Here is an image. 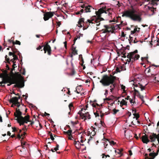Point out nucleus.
Listing matches in <instances>:
<instances>
[{
	"label": "nucleus",
	"mask_w": 159,
	"mask_h": 159,
	"mask_svg": "<svg viewBox=\"0 0 159 159\" xmlns=\"http://www.w3.org/2000/svg\"><path fill=\"white\" fill-rule=\"evenodd\" d=\"M9 48H11V50L12 52H11L12 53H13V54H17L20 57V55H21V53L16 48L15 46H12V47H9Z\"/></svg>",
	"instance_id": "obj_8"
},
{
	"label": "nucleus",
	"mask_w": 159,
	"mask_h": 159,
	"mask_svg": "<svg viewBox=\"0 0 159 159\" xmlns=\"http://www.w3.org/2000/svg\"><path fill=\"white\" fill-rule=\"evenodd\" d=\"M19 99L17 97H14L11 98L9 100V102L10 103H12L15 105L16 103H18Z\"/></svg>",
	"instance_id": "obj_11"
},
{
	"label": "nucleus",
	"mask_w": 159,
	"mask_h": 159,
	"mask_svg": "<svg viewBox=\"0 0 159 159\" xmlns=\"http://www.w3.org/2000/svg\"><path fill=\"white\" fill-rule=\"evenodd\" d=\"M90 134L93 136H94L96 134V132L94 130L93 131V132H91Z\"/></svg>",
	"instance_id": "obj_52"
},
{
	"label": "nucleus",
	"mask_w": 159,
	"mask_h": 159,
	"mask_svg": "<svg viewBox=\"0 0 159 159\" xmlns=\"http://www.w3.org/2000/svg\"><path fill=\"white\" fill-rule=\"evenodd\" d=\"M141 139L142 141L144 143L147 144L148 142H150V140L148 139V137L146 134L142 136Z\"/></svg>",
	"instance_id": "obj_12"
},
{
	"label": "nucleus",
	"mask_w": 159,
	"mask_h": 159,
	"mask_svg": "<svg viewBox=\"0 0 159 159\" xmlns=\"http://www.w3.org/2000/svg\"><path fill=\"white\" fill-rule=\"evenodd\" d=\"M72 132V130L69 129L66 132H65L64 133L65 134H67L69 136H71V137H72V135L71 134Z\"/></svg>",
	"instance_id": "obj_24"
},
{
	"label": "nucleus",
	"mask_w": 159,
	"mask_h": 159,
	"mask_svg": "<svg viewBox=\"0 0 159 159\" xmlns=\"http://www.w3.org/2000/svg\"><path fill=\"white\" fill-rule=\"evenodd\" d=\"M127 103V102H126L124 99H123L122 100V101L120 102V105H126Z\"/></svg>",
	"instance_id": "obj_34"
},
{
	"label": "nucleus",
	"mask_w": 159,
	"mask_h": 159,
	"mask_svg": "<svg viewBox=\"0 0 159 159\" xmlns=\"http://www.w3.org/2000/svg\"><path fill=\"white\" fill-rule=\"evenodd\" d=\"M139 98L141 99L142 101H143V96L141 95L140 93H139Z\"/></svg>",
	"instance_id": "obj_61"
},
{
	"label": "nucleus",
	"mask_w": 159,
	"mask_h": 159,
	"mask_svg": "<svg viewBox=\"0 0 159 159\" xmlns=\"http://www.w3.org/2000/svg\"><path fill=\"white\" fill-rule=\"evenodd\" d=\"M17 67V66L16 65V64H15V63H14L13 64V65H12V70H15V68Z\"/></svg>",
	"instance_id": "obj_44"
},
{
	"label": "nucleus",
	"mask_w": 159,
	"mask_h": 159,
	"mask_svg": "<svg viewBox=\"0 0 159 159\" xmlns=\"http://www.w3.org/2000/svg\"><path fill=\"white\" fill-rule=\"evenodd\" d=\"M115 152L116 154H118L119 155V156L118 157H120L122 156V153H121V151L119 149H117L115 150Z\"/></svg>",
	"instance_id": "obj_28"
},
{
	"label": "nucleus",
	"mask_w": 159,
	"mask_h": 159,
	"mask_svg": "<svg viewBox=\"0 0 159 159\" xmlns=\"http://www.w3.org/2000/svg\"><path fill=\"white\" fill-rule=\"evenodd\" d=\"M23 139V138H21V139L20 141H21V146H22V148H25V147H24V145H25V142H24L23 143H22V139Z\"/></svg>",
	"instance_id": "obj_40"
},
{
	"label": "nucleus",
	"mask_w": 159,
	"mask_h": 159,
	"mask_svg": "<svg viewBox=\"0 0 159 159\" xmlns=\"http://www.w3.org/2000/svg\"><path fill=\"white\" fill-rule=\"evenodd\" d=\"M102 158H104V157L105 156L106 157H110V156L109 155H106L105 154H104V153L102 154Z\"/></svg>",
	"instance_id": "obj_49"
},
{
	"label": "nucleus",
	"mask_w": 159,
	"mask_h": 159,
	"mask_svg": "<svg viewBox=\"0 0 159 159\" xmlns=\"http://www.w3.org/2000/svg\"><path fill=\"white\" fill-rule=\"evenodd\" d=\"M5 60L7 61L6 62H5L6 63H8L9 64H10V62H11L13 63H15L16 61H15V60L13 59V58L11 59L10 60V58L9 57H8L7 55H6L5 57Z\"/></svg>",
	"instance_id": "obj_14"
},
{
	"label": "nucleus",
	"mask_w": 159,
	"mask_h": 159,
	"mask_svg": "<svg viewBox=\"0 0 159 159\" xmlns=\"http://www.w3.org/2000/svg\"><path fill=\"white\" fill-rule=\"evenodd\" d=\"M137 28H138V26H136L135 27V28L134 29V30H133L131 31V34H134L136 32H139V30H137Z\"/></svg>",
	"instance_id": "obj_31"
},
{
	"label": "nucleus",
	"mask_w": 159,
	"mask_h": 159,
	"mask_svg": "<svg viewBox=\"0 0 159 159\" xmlns=\"http://www.w3.org/2000/svg\"><path fill=\"white\" fill-rule=\"evenodd\" d=\"M129 43H130L133 41V38L132 37H131L130 36H129Z\"/></svg>",
	"instance_id": "obj_60"
},
{
	"label": "nucleus",
	"mask_w": 159,
	"mask_h": 159,
	"mask_svg": "<svg viewBox=\"0 0 159 159\" xmlns=\"http://www.w3.org/2000/svg\"><path fill=\"white\" fill-rule=\"evenodd\" d=\"M156 8H155L154 7H153L152 9L151 10V11L153 13V14L154 13L155 10H156Z\"/></svg>",
	"instance_id": "obj_62"
},
{
	"label": "nucleus",
	"mask_w": 159,
	"mask_h": 159,
	"mask_svg": "<svg viewBox=\"0 0 159 159\" xmlns=\"http://www.w3.org/2000/svg\"><path fill=\"white\" fill-rule=\"evenodd\" d=\"M133 115L134 116V118H135L136 119V120H138V119L139 117V115L138 114H136V113H134Z\"/></svg>",
	"instance_id": "obj_35"
},
{
	"label": "nucleus",
	"mask_w": 159,
	"mask_h": 159,
	"mask_svg": "<svg viewBox=\"0 0 159 159\" xmlns=\"http://www.w3.org/2000/svg\"><path fill=\"white\" fill-rule=\"evenodd\" d=\"M116 71L117 72H120L121 71L120 70V69L119 67H117L116 69Z\"/></svg>",
	"instance_id": "obj_55"
},
{
	"label": "nucleus",
	"mask_w": 159,
	"mask_h": 159,
	"mask_svg": "<svg viewBox=\"0 0 159 159\" xmlns=\"http://www.w3.org/2000/svg\"><path fill=\"white\" fill-rule=\"evenodd\" d=\"M103 139L104 140H107L109 142V143L111 145H115L116 144V143L114 142L113 141H112V140L110 141L109 139H107L105 138H104Z\"/></svg>",
	"instance_id": "obj_25"
},
{
	"label": "nucleus",
	"mask_w": 159,
	"mask_h": 159,
	"mask_svg": "<svg viewBox=\"0 0 159 159\" xmlns=\"http://www.w3.org/2000/svg\"><path fill=\"white\" fill-rule=\"evenodd\" d=\"M113 113H112L114 115H115L117 112L119 111V110H117L115 108L113 110Z\"/></svg>",
	"instance_id": "obj_39"
},
{
	"label": "nucleus",
	"mask_w": 159,
	"mask_h": 159,
	"mask_svg": "<svg viewBox=\"0 0 159 159\" xmlns=\"http://www.w3.org/2000/svg\"><path fill=\"white\" fill-rule=\"evenodd\" d=\"M80 11L81 14L83 13H85V9H81Z\"/></svg>",
	"instance_id": "obj_53"
},
{
	"label": "nucleus",
	"mask_w": 159,
	"mask_h": 159,
	"mask_svg": "<svg viewBox=\"0 0 159 159\" xmlns=\"http://www.w3.org/2000/svg\"><path fill=\"white\" fill-rule=\"evenodd\" d=\"M93 20L92 19V20H88L87 21H86L85 23H87L88 22H89V23H93V22H92V21Z\"/></svg>",
	"instance_id": "obj_45"
},
{
	"label": "nucleus",
	"mask_w": 159,
	"mask_h": 159,
	"mask_svg": "<svg viewBox=\"0 0 159 159\" xmlns=\"http://www.w3.org/2000/svg\"><path fill=\"white\" fill-rule=\"evenodd\" d=\"M22 113L20 111V109L17 108L16 109V112L14 113V116L17 118L16 120L17 122L19 123L20 125H24L25 123H27L28 122H30V125H32L34 123V121L30 120V116L27 115L24 117L22 116Z\"/></svg>",
	"instance_id": "obj_1"
},
{
	"label": "nucleus",
	"mask_w": 159,
	"mask_h": 159,
	"mask_svg": "<svg viewBox=\"0 0 159 159\" xmlns=\"http://www.w3.org/2000/svg\"><path fill=\"white\" fill-rule=\"evenodd\" d=\"M7 81H6L5 80V79H3V81L0 82V84H1L0 86L2 87H5V85L2 84H6L7 83Z\"/></svg>",
	"instance_id": "obj_23"
},
{
	"label": "nucleus",
	"mask_w": 159,
	"mask_h": 159,
	"mask_svg": "<svg viewBox=\"0 0 159 159\" xmlns=\"http://www.w3.org/2000/svg\"><path fill=\"white\" fill-rule=\"evenodd\" d=\"M134 87H138L140 88L141 89V91H143L145 89V86H143L142 84L139 83L138 84H134Z\"/></svg>",
	"instance_id": "obj_16"
},
{
	"label": "nucleus",
	"mask_w": 159,
	"mask_h": 159,
	"mask_svg": "<svg viewBox=\"0 0 159 159\" xmlns=\"http://www.w3.org/2000/svg\"><path fill=\"white\" fill-rule=\"evenodd\" d=\"M85 9V13H88L91 12V10L94 9L91 5H87Z\"/></svg>",
	"instance_id": "obj_13"
},
{
	"label": "nucleus",
	"mask_w": 159,
	"mask_h": 159,
	"mask_svg": "<svg viewBox=\"0 0 159 159\" xmlns=\"http://www.w3.org/2000/svg\"><path fill=\"white\" fill-rule=\"evenodd\" d=\"M102 31H103V33H106L108 32V30H107L106 29H103L102 30Z\"/></svg>",
	"instance_id": "obj_54"
},
{
	"label": "nucleus",
	"mask_w": 159,
	"mask_h": 159,
	"mask_svg": "<svg viewBox=\"0 0 159 159\" xmlns=\"http://www.w3.org/2000/svg\"><path fill=\"white\" fill-rule=\"evenodd\" d=\"M17 138L19 139H20L21 138V136L20 133L18 134L17 136Z\"/></svg>",
	"instance_id": "obj_64"
},
{
	"label": "nucleus",
	"mask_w": 159,
	"mask_h": 159,
	"mask_svg": "<svg viewBox=\"0 0 159 159\" xmlns=\"http://www.w3.org/2000/svg\"><path fill=\"white\" fill-rule=\"evenodd\" d=\"M8 41L10 43H12V44H13V43L14 41H13V39H9L8 40Z\"/></svg>",
	"instance_id": "obj_59"
},
{
	"label": "nucleus",
	"mask_w": 159,
	"mask_h": 159,
	"mask_svg": "<svg viewBox=\"0 0 159 159\" xmlns=\"http://www.w3.org/2000/svg\"><path fill=\"white\" fill-rule=\"evenodd\" d=\"M94 115H95L96 117L99 116V112H97V111H96V112H94Z\"/></svg>",
	"instance_id": "obj_48"
},
{
	"label": "nucleus",
	"mask_w": 159,
	"mask_h": 159,
	"mask_svg": "<svg viewBox=\"0 0 159 159\" xmlns=\"http://www.w3.org/2000/svg\"><path fill=\"white\" fill-rule=\"evenodd\" d=\"M119 67L120 69H121V70H120L121 71H123V70H126V68L125 67V66L124 64L120 65L119 66Z\"/></svg>",
	"instance_id": "obj_33"
},
{
	"label": "nucleus",
	"mask_w": 159,
	"mask_h": 159,
	"mask_svg": "<svg viewBox=\"0 0 159 159\" xmlns=\"http://www.w3.org/2000/svg\"><path fill=\"white\" fill-rule=\"evenodd\" d=\"M112 11V9L110 8H107L106 7H103L102 8L99 9L98 11H96V15L98 16V19H97L100 20H104L103 18L101 17V15L105 13L106 14H108V16H110L111 15V11Z\"/></svg>",
	"instance_id": "obj_4"
},
{
	"label": "nucleus",
	"mask_w": 159,
	"mask_h": 159,
	"mask_svg": "<svg viewBox=\"0 0 159 159\" xmlns=\"http://www.w3.org/2000/svg\"><path fill=\"white\" fill-rule=\"evenodd\" d=\"M116 76H113L111 75L108 76L107 75L103 76L102 79L100 81V82L104 86L110 85L111 88H115V84H114V82L116 79Z\"/></svg>",
	"instance_id": "obj_3"
},
{
	"label": "nucleus",
	"mask_w": 159,
	"mask_h": 159,
	"mask_svg": "<svg viewBox=\"0 0 159 159\" xmlns=\"http://www.w3.org/2000/svg\"><path fill=\"white\" fill-rule=\"evenodd\" d=\"M50 139H51V140L52 141H53L54 140V138L53 137V136L52 134H51L50 135Z\"/></svg>",
	"instance_id": "obj_58"
},
{
	"label": "nucleus",
	"mask_w": 159,
	"mask_h": 159,
	"mask_svg": "<svg viewBox=\"0 0 159 159\" xmlns=\"http://www.w3.org/2000/svg\"><path fill=\"white\" fill-rule=\"evenodd\" d=\"M140 57V56L139 54L135 55L134 58V61L136 60H138Z\"/></svg>",
	"instance_id": "obj_38"
},
{
	"label": "nucleus",
	"mask_w": 159,
	"mask_h": 159,
	"mask_svg": "<svg viewBox=\"0 0 159 159\" xmlns=\"http://www.w3.org/2000/svg\"><path fill=\"white\" fill-rule=\"evenodd\" d=\"M12 132H17L19 129H17L15 127H12Z\"/></svg>",
	"instance_id": "obj_42"
},
{
	"label": "nucleus",
	"mask_w": 159,
	"mask_h": 159,
	"mask_svg": "<svg viewBox=\"0 0 159 159\" xmlns=\"http://www.w3.org/2000/svg\"><path fill=\"white\" fill-rule=\"evenodd\" d=\"M83 108H82L81 109V110L80 111L78 112V114H79L80 115V116L81 117V118L82 119H83L84 118V117H85L84 116V113H83L82 112V111H83Z\"/></svg>",
	"instance_id": "obj_26"
},
{
	"label": "nucleus",
	"mask_w": 159,
	"mask_h": 159,
	"mask_svg": "<svg viewBox=\"0 0 159 159\" xmlns=\"http://www.w3.org/2000/svg\"><path fill=\"white\" fill-rule=\"evenodd\" d=\"M20 44L21 43L19 41L16 40L15 42L14 41L13 42V45H12V46H15V44H18L19 45H20Z\"/></svg>",
	"instance_id": "obj_36"
},
{
	"label": "nucleus",
	"mask_w": 159,
	"mask_h": 159,
	"mask_svg": "<svg viewBox=\"0 0 159 159\" xmlns=\"http://www.w3.org/2000/svg\"><path fill=\"white\" fill-rule=\"evenodd\" d=\"M121 88L122 89L124 90H125V86L123 85H121L120 86Z\"/></svg>",
	"instance_id": "obj_63"
},
{
	"label": "nucleus",
	"mask_w": 159,
	"mask_h": 159,
	"mask_svg": "<svg viewBox=\"0 0 159 159\" xmlns=\"http://www.w3.org/2000/svg\"><path fill=\"white\" fill-rule=\"evenodd\" d=\"M158 154V153H150L149 154V156L152 157L149 158V159H154V157L157 156Z\"/></svg>",
	"instance_id": "obj_20"
},
{
	"label": "nucleus",
	"mask_w": 159,
	"mask_h": 159,
	"mask_svg": "<svg viewBox=\"0 0 159 159\" xmlns=\"http://www.w3.org/2000/svg\"><path fill=\"white\" fill-rule=\"evenodd\" d=\"M74 45V43L72 45V53L74 55L77 54V51L76 49V47H74L73 45Z\"/></svg>",
	"instance_id": "obj_18"
},
{
	"label": "nucleus",
	"mask_w": 159,
	"mask_h": 159,
	"mask_svg": "<svg viewBox=\"0 0 159 159\" xmlns=\"http://www.w3.org/2000/svg\"><path fill=\"white\" fill-rule=\"evenodd\" d=\"M83 35V34L80 33L77 36V37H75L74 40V44H75L76 40H77L78 38L79 39L80 37H82Z\"/></svg>",
	"instance_id": "obj_27"
},
{
	"label": "nucleus",
	"mask_w": 159,
	"mask_h": 159,
	"mask_svg": "<svg viewBox=\"0 0 159 159\" xmlns=\"http://www.w3.org/2000/svg\"><path fill=\"white\" fill-rule=\"evenodd\" d=\"M9 56H12L13 57V59L15 60H18V58L16 54H13V53H12L11 52H9Z\"/></svg>",
	"instance_id": "obj_19"
},
{
	"label": "nucleus",
	"mask_w": 159,
	"mask_h": 159,
	"mask_svg": "<svg viewBox=\"0 0 159 159\" xmlns=\"http://www.w3.org/2000/svg\"><path fill=\"white\" fill-rule=\"evenodd\" d=\"M122 17H127L134 21L138 22H140L142 21L141 14L134 9L125 11L122 12Z\"/></svg>",
	"instance_id": "obj_2"
},
{
	"label": "nucleus",
	"mask_w": 159,
	"mask_h": 159,
	"mask_svg": "<svg viewBox=\"0 0 159 159\" xmlns=\"http://www.w3.org/2000/svg\"><path fill=\"white\" fill-rule=\"evenodd\" d=\"M43 47V46H39L36 48L37 50H41V51H43L42 48Z\"/></svg>",
	"instance_id": "obj_41"
},
{
	"label": "nucleus",
	"mask_w": 159,
	"mask_h": 159,
	"mask_svg": "<svg viewBox=\"0 0 159 159\" xmlns=\"http://www.w3.org/2000/svg\"><path fill=\"white\" fill-rule=\"evenodd\" d=\"M84 114V116H85L84 118H88V119H90V116L89 114V113L88 112H87L86 113H85Z\"/></svg>",
	"instance_id": "obj_30"
},
{
	"label": "nucleus",
	"mask_w": 159,
	"mask_h": 159,
	"mask_svg": "<svg viewBox=\"0 0 159 159\" xmlns=\"http://www.w3.org/2000/svg\"><path fill=\"white\" fill-rule=\"evenodd\" d=\"M126 53H125L122 54H121V57L124 58H126L127 57V56L125 55Z\"/></svg>",
	"instance_id": "obj_57"
},
{
	"label": "nucleus",
	"mask_w": 159,
	"mask_h": 159,
	"mask_svg": "<svg viewBox=\"0 0 159 159\" xmlns=\"http://www.w3.org/2000/svg\"><path fill=\"white\" fill-rule=\"evenodd\" d=\"M86 4V3L84 4L83 5H81L80 7L83 9H85L87 5Z\"/></svg>",
	"instance_id": "obj_47"
},
{
	"label": "nucleus",
	"mask_w": 159,
	"mask_h": 159,
	"mask_svg": "<svg viewBox=\"0 0 159 159\" xmlns=\"http://www.w3.org/2000/svg\"><path fill=\"white\" fill-rule=\"evenodd\" d=\"M13 80H15L16 82V83L15 84H16L14 86V87L22 88L24 86V83L23 78L21 79L17 78H13Z\"/></svg>",
	"instance_id": "obj_5"
},
{
	"label": "nucleus",
	"mask_w": 159,
	"mask_h": 159,
	"mask_svg": "<svg viewBox=\"0 0 159 159\" xmlns=\"http://www.w3.org/2000/svg\"><path fill=\"white\" fill-rule=\"evenodd\" d=\"M104 27L105 29H106L107 30H108V33H109L110 32H112L113 33L112 31L113 29V27L112 26L106 25H104Z\"/></svg>",
	"instance_id": "obj_15"
},
{
	"label": "nucleus",
	"mask_w": 159,
	"mask_h": 159,
	"mask_svg": "<svg viewBox=\"0 0 159 159\" xmlns=\"http://www.w3.org/2000/svg\"><path fill=\"white\" fill-rule=\"evenodd\" d=\"M97 110L96 111L98 112H100V113H102V107H96Z\"/></svg>",
	"instance_id": "obj_29"
},
{
	"label": "nucleus",
	"mask_w": 159,
	"mask_h": 159,
	"mask_svg": "<svg viewBox=\"0 0 159 159\" xmlns=\"http://www.w3.org/2000/svg\"><path fill=\"white\" fill-rule=\"evenodd\" d=\"M95 22L97 23L96 25L98 26L100 25V23H99V21L98 20L96 19L95 20Z\"/></svg>",
	"instance_id": "obj_46"
},
{
	"label": "nucleus",
	"mask_w": 159,
	"mask_h": 159,
	"mask_svg": "<svg viewBox=\"0 0 159 159\" xmlns=\"http://www.w3.org/2000/svg\"><path fill=\"white\" fill-rule=\"evenodd\" d=\"M128 59H127L126 61L128 62V63L131 62L132 63L134 62V61L133 60H132L131 58H128Z\"/></svg>",
	"instance_id": "obj_43"
},
{
	"label": "nucleus",
	"mask_w": 159,
	"mask_h": 159,
	"mask_svg": "<svg viewBox=\"0 0 159 159\" xmlns=\"http://www.w3.org/2000/svg\"><path fill=\"white\" fill-rule=\"evenodd\" d=\"M0 78H2V80L3 81V79H5L6 80L8 78L7 77H6V76L4 75V74L2 73L0 74Z\"/></svg>",
	"instance_id": "obj_37"
},
{
	"label": "nucleus",
	"mask_w": 159,
	"mask_h": 159,
	"mask_svg": "<svg viewBox=\"0 0 159 159\" xmlns=\"http://www.w3.org/2000/svg\"><path fill=\"white\" fill-rule=\"evenodd\" d=\"M126 49L125 48H123L120 49L119 52L117 53V54H118V56H119L120 53L121 54H122L125 53H126L125 52V50Z\"/></svg>",
	"instance_id": "obj_22"
},
{
	"label": "nucleus",
	"mask_w": 159,
	"mask_h": 159,
	"mask_svg": "<svg viewBox=\"0 0 159 159\" xmlns=\"http://www.w3.org/2000/svg\"><path fill=\"white\" fill-rule=\"evenodd\" d=\"M85 23L84 19V18H81L79 19L78 22V24L79 25H80V23Z\"/></svg>",
	"instance_id": "obj_32"
},
{
	"label": "nucleus",
	"mask_w": 159,
	"mask_h": 159,
	"mask_svg": "<svg viewBox=\"0 0 159 159\" xmlns=\"http://www.w3.org/2000/svg\"><path fill=\"white\" fill-rule=\"evenodd\" d=\"M81 63H80V65L81 66H83V64H84V60H83V58L81 59Z\"/></svg>",
	"instance_id": "obj_50"
},
{
	"label": "nucleus",
	"mask_w": 159,
	"mask_h": 159,
	"mask_svg": "<svg viewBox=\"0 0 159 159\" xmlns=\"http://www.w3.org/2000/svg\"><path fill=\"white\" fill-rule=\"evenodd\" d=\"M13 78H12L11 77H10V78H8L6 80L5 79V80L8 82L7 83H9V84H7V86H10L12 84H14L16 83V82L15 80H13Z\"/></svg>",
	"instance_id": "obj_9"
},
{
	"label": "nucleus",
	"mask_w": 159,
	"mask_h": 159,
	"mask_svg": "<svg viewBox=\"0 0 159 159\" xmlns=\"http://www.w3.org/2000/svg\"><path fill=\"white\" fill-rule=\"evenodd\" d=\"M7 70L6 69V70H3V73L4 74V75L6 76V77H7V78H10L11 76H9V74L7 73Z\"/></svg>",
	"instance_id": "obj_21"
},
{
	"label": "nucleus",
	"mask_w": 159,
	"mask_h": 159,
	"mask_svg": "<svg viewBox=\"0 0 159 159\" xmlns=\"http://www.w3.org/2000/svg\"><path fill=\"white\" fill-rule=\"evenodd\" d=\"M157 135L156 134L152 133L151 135H150L149 138L151 139V142H153L155 141L156 139H157Z\"/></svg>",
	"instance_id": "obj_10"
},
{
	"label": "nucleus",
	"mask_w": 159,
	"mask_h": 159,
	"mask_svg": "<svg viewBox=\"0 0 159 159\" xmlns=\"http://www.w3.org/2000/svg\"><path fill=\"white\" fill-rule=\"evenodd\" d=\"M55 12H47L45 13L43 15V19L45 21H46L52 17L54 14H55Z\"/></svg>",
	"instance_id": "obj_6"
},
{
	"label": "nucleus",
	"mask_w": 159,
	"mask_h": 159,
	"mask_svg": "<svg viewBox=\"0 0 159 159\" xmlns=\"http://www.w3.org/2000/svg\"><path fill=\"white\" fill-rule=\"evenodd\" d=\"M73 107V104L71 103H70L69 105V108L70 109V110H71V107Z\"/></svg>",
	"instance_id": "obj_51"
},
{
	"label": "nucleus",
	"mask_w": 159,
	"mask_h": 159,
	"mask_svg": "<svg viewBox=\"0 0 159 159\" xmlns=\"http://www.w3.org/2000/svg\"><path fill=\"white\" fill-rule=\"evenodd\" d=\"M14 105L15 106H16L18 107H19L20 106V102H18V103H16Z\"/></svg>",
	"instance_id": "obj_56"
},
{
	"label": "nucleus",
	"mask_w": 159,
	"mask_h": 159,
	"mask_svg": "<svg viewBox=\"0 0 159 159\" xmlns=\"http://www.w3.org/2000/svg\"><path fill=\"white\" fill-rule=\"evenodd\" d=\"M43 50L44 51L45 53H46L47 51L48 55H51L52 50L51 47L48 44V43H47L46 45L44 46Z\"/></svg>",
	"instance_id": "obj_7"
},
{
	"label": "nucleus",
	"mask_w": 159,
	"mask_h": 159,
	"mask_svg": "<svg viewBox=\"0 0 159 159\" xmlns=\"http://www.w3.org/2000/svg\"><path fill=\"white\" fill-rule=\"evenodd\" d=\"M135 54H134L133 52H130L128 53V55H127V58H130L132 60L134 61V58Z\"/></svg>",
	"instance_id": "obj_17"
}]
</instances>
